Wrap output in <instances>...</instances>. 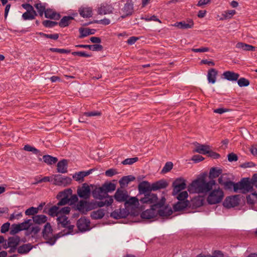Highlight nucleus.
Listing matches in <instances>:
<instances>
[{
  "label": "nucleus",
  "instance_id": "nucleus-1",
  "mask_svg": "<svg viewBox=\"0 0 257 257\" xmlns=\"http://www.w3.org/2000/svg\"><path fill=\"white\" fill-rule=\"evenodd\" d=\"M168 186L167 182L161 179L152 184L148 181H143L138 185V190L140 195H145L152 192V191H157L162 189H165Z\"/></svg>",
  "mask_w": 257,
  "mask_h": 257
},
{
  "label": "nucleus",
  "instance_id": "nucleus-2",
  "mask_svg": "<svg viewBox=\"0 0 257 257\" xmlns=\"http://www.w3.org/2000/svg\"><path fill=\"white\" fill-rule=\"evenodd\" d=\"M215 185V181L214 180L207 182L204 178H199L192 182L188 190L198 193H207L210 191Z\"/></svg>",
  "mask_w": 257,
  "mask_h": 257
},
{
  "label": "nucleus",
  "instance_id": "nucleus-3",
  "mask_svg": "<svg viewBox=\"0 0 257 257\" xmlns=\"http://www.w3.org/2000/svg\"><path fill=\"white\" fill-rule=\"evenodd\" d=\"M140 201L142 204H148L151 206L156 208H162L166 202V198L164 196L159 200L157 194L152 192L144 195V197L140 198Z\"/></svg>",
  "mask_w": 257,
  "mask_h": 257
},
{
  "label": "nucleus",
  "instance_id": "nucleus-4",
  "mask_svg": "<svg viewBox=\"0 0 257 257\" xmlns=\"http://www.w3.org/2000/svg\"><path fill=\"white\" fill-rule=\"evenodd\" d=\"M42 234L43 238L46 240V243L51 245H54L57 239L64 235L62 232L53 234V229L49 222H46L45 224Z\"/></svg>",
  "mask_w": 257,
  "mask_h": 257
},
{
  "label": "nucleus",
  "instance_id": "nucleus-5",
  "mask_svg": "<svg viewBox=\"0 0 257 257\" xmlns=\"http://www.w3.org/2000/svg\"><path fill=\"white\" fill-rule=\"evenodd\" d=\"M33 222L31 219L25 220L24 222L19 223L21 230H26L25 235L34 237L40 231L41 228L38 225H34L31 227Z\"/></svg>",
  "mask_w": 257,
  "mask_h": 257
},
{
  "label": "nucleus",
  "instance_id": "nucleus-6",
  "mask_svg": "<svg viewBox=\"0 0 257 257\" xmlns=\"http://www.w3.org/2000/svg\"><path fill=\"white\" fill-rule=\"evenodd\" d=\"M234 186V192H237L238 191L240 193L245 194L251 191L253 185L252 181L250 182L248 178H244L240 181L236 183Z\"/></svg>",
  "mask_w": 257,
  "mask_h": 257
},
{
  "label": "nucleus",
  "instance_id": "nucleus-7",
  "mask_svg": "<svg viewBox=\"0 0 257 257\" xmlns=\"http://www.w3.org/2000/svg\"><path fill=\"white\" fill-rule=\"evenodd\" d=\"M224 196L222 190L219 188L215 189L211 191L207 199L209 204H215L220 202Z\"/></svg>",
  "mask_w": 257,
  "mask_h": 257
},
{
  "label": "nucleus",
  "instance_id": "nucleus-8",
  "mask_svg": "<svg viewBox=\"0 0 257 257\" xmlns=\"http://www.w3.org/2000/svg\"><path fill=\"white\" fill-rule=\"evenodd\" d=\"M66 214H61L58 216L57 221L59 226L68 229L66 234H69L73 232L74 225L70 224V221L68 219V218L65 215Z\"/></svg>",
  "mask_w": 257,
  "mask_h": 257
},
{
  "label": "nucleus",
  "instance_id": "nucleus-9",
  "mask_svg": "<svg viewBox=\"0 0 257 257\" xmlns=\"http://www.w3.org/2000/svg\"><path fill=\"white\" fill-rule=\"evenodd\" d=\"M93 201L80 200L78 202L76 207L77 210L81 213L86 214L87 212L95 209Z\"/></svg>",
  "mask_w": 257,
  "mask_h": 257
},
{
  "label": "nucleus",
  "instance_id": "nucleus-10",
  "mask_svg": "<svg viewBox=\"0 0 257 257\" xmlns=\"http://www.w3.org/2000/svg\"><path fill=\"white\" fill-rule=\"evenodd\" d=\"M71 208L69 207L60 208L57 204L52 206L48 210V214L52 217L59 216L61 214H69Z\"/></svg>",
  "mask_w": 257,
  "mask_h": 257
},
{
  "label": "nucleus",
  "instance_id": "nucleus-11",
  "mask_svg": "<svg viewBox=\"0 0 257 257\" xmlns=\"http://www.w3.org/2000/svg\"><path fill=\"white\" fill-rule=\"evenodd\" d=\"M186 180L183 178H177L173 183L172 186L173 191L172 195L176 196L181 191L184 190L186 187Z\"/></svg>",
  "mask_w": 257,
  "mask_h": 257
},
{
  "label": "nucleus",
  "instance_id": "nucleus-12",
  "mask_svg": "<svg viewBox=\"0 0 257 257\" xmlns=\"http://www.w3.org/2000/svg\"><path fill=\"white\" fill-rule=\"evenodd\" d=\"M72 179L69 177H64L61 175L54 176L53 184L63 187H65L71 184Z\"/></svg>",
  "mask_w": 257,
  "mask_h": 257
},
{
  "label": "nucleus",
  "instance_id": "nucleus-13",
  "mask_svg": "<svg viewBox=\"0 0 257 257\" xmlns=\"http://www.w3.org/2000/svg\"><path fill=\"white\" fill-rule=\"evenodd\" d=\"M78 195L81 198L84 199H88L91 194V189L89 186L84 183L81 187H79L77 190Z\"/></svg>",
  "mask_w": 257,
  "mask_h": 257
},
{
  "label": "nucleus",
  "instance_id": "nucleus-14",
  "mask_svg": "<svg viewBox=\"0 0 257 257\" xmlns=\"http://www.w3.org/2000/svg\"><path fill=\"white\" fill-rule=\"evenodd\" d=\"M92 195L93 198L96 199L102 200L103 198H107L108 194L106 193L102 185L99 187H95L92 191Z\"/></svg>",
  "mask_w": 257,
  "mask_h": 257
},
{
  "label": "nucleus",
  "instance_id": "nucleus-15",
  "mask_svg": "<svg viewBox=\"0 0 257 257\" xmlns=\"http://www.w3.org/2000/svg\"><path fill=\"white\" fill-rule=\"evenodd\" d=\"M121 11L123 13L121 16L122 18L132 15L134 12V4L132 2L127 1Z\"/></svg>",
  "mask_w": 257,
  "mask_h": 257
},
{
  "label": "nucleus",
  "instance_id": "nucleus-16",
  "mask_svg": "<svg viewBox=\"0 0 257 257\" xmlns=\"http://www.w3.org/2000/svg\"><path fill=\"white\" fill-rule=\"evenodd\" d=\"M157 208H156L155 207L151 206L150 209L146 210L141 213V217L143 219H146L154 218L157 215V211L156 210Z\"/></svg>",
  "mask_w": 257,
  "mask_h": 257
},
{
  "label": "nucleus",
  "instance_id": "nucleus-17",
  "mask_svg": "<svg viewBox=\"0 0 257 257\" xmlns=\"http://www.w3.org/2000/svg\"><path fill=\"white\" fill-rule=\"evenodd\" d=\"M90 221L85 218H80L77 222V227L81 232L89 230Z\"/></svg>",
  "mask_w": 257,
  "mask_h": 257
},
{
  "label": "nucleus",
  "instance_id": "nucleus-18",
  "mask_svg": "<svg viewBox=\"0 0 257 257\" xmlns=\"http://www.w3.org/2000/svg\"><path fill=\"white\" fill-rule=\"evenodd\" d=\"M128 197L127 192L120 189H118L114 195V199L119 202H125Z\"/></svg>",
  "mask_w": 257,
  "mask_h": 257
},
{
  "label": "nucleus",
  "instance_id": "nucleus-19",
  "mask_svg": "<svg viewBox=\"0 0 257 257\" xmlns=\"http://www.w3.org/2000/svg\"><path fill=\"white\" fill-rule=\"evenodd\" d=\"M128 214V211L125 209L119 208L118 209H115L114 211L112 212L111 213L110 216L115 219H120L126 217Z\"/></svg>",
  "mask_w": 257,
  "mask_h": 257
},
{
  "label": "nucleus",
  "instance_id": "nucleus-20",
  "mask_svg": "<svg viewBox=\"0 0 257 257\" xmlns=\"http://www.w3.org/2000/svg\"><path fill=\"white\" fill-rule=\"evenodd\" d=\"M173 26L181 29H191L194 26V22L192 19H189L187 20L186 22L185 21L176 22Z\"/></svg>",
  "mask_w": 257,
  "mask_h": 257
},
{
  "label": "nucleus",
  "instance_id": "nucleus-21",
  "mask_svg": "<svg viewBox=\"0 0 257 257\" xmlns=\"http://www.w3.org/2000/svg\"><path fill=\"white\" fill-rule=\"evenodd\" d=\"M104 199V201H93V202L95 204L94 209H96L98 207H103L104 206H109L111 205L113 202V199L112 196H108L107 198Z\"/></svg>",
  "mask_w": 257,
  "mask_h": 257
},
{
  "label": "nucleus",
  "instance_id": "nucleus-22",
  "mask_svg": "<svg viewBox=\"0 0 257 257\" xmlns=\"http://www.w3.org/2000/svg\"><path fill=\"white\" fill-rule=\"evenodd\" d=\"M113 8L112 6L107 4H103L98 9L97 13L99 15H107L112 13Z\"/></svg>",
  "mask_w": 257,
  "mask_h": 257
},
{
  "label": "nucleus",
  "instance_id": "nucleus-23",
  "mask_svg": "<svg viewBox=\"0 0 257 257\" xmlns=\"http://www.w3.org/2000/svg\"><path fill=\"white\" fill-rule=\"evenodd\" d=\"M223 78L230 81H236L239 77V74L233 71H226L222 74Z\"/></svg>",
  "mask_w": 257,
  "mask_h": 257
},
{
  "label": "nucleus",
  "instance_id": "nucleus-24",
  "mask_svg": "<svg viewBox=\"0 0 257 257\" xmlns=\"http://www.w3.org/2000/svg\"><path fill=\"white\" fill-rule=\"evenodd\" d=\"M78 12L84 18H90L92 16V9L91 7H81L78 10Z\"/></svg>",
  "mask_w": 257,
  "mask_h": 257
},
{
  "label": "nucleus",
  "instance_id": "nucleus-25",
  "mask_svg": "<svg viewBox=\"0 0 257 257\" xmlns=\"http://www.w3.org/2000/svg\"><path fill=\"white\" fill-rule=\"evenodd\" d=\"M163 208H159L157 211V214H159V216L162 217H168L170 216L173 213V211L172 208L169 207L168 205L165 206Z\"/></svg>",
  "mask_w": 257,
  "mask_h": 257
},
{
  "label": "nucleus",
  "instance_id": "nucleus-26",
  "mask_svg": "<svg viewBox=\"0 0 257 257\" xmlns=\"http://www.w3.org/2000/svg\"><path fill=\"white\" fill-rule=\"evenodd\" d=\"M32 222H33L35 225H38L46 223L47 221V217L43 214L36 215L33 217Z\"/></svg>",
  "mask_w": 257,
  "mask_h": 257
},
{
  "label": "nucleus",
  "instance_id": "nucleus-27",
  "mask_svg": "<svg viewBox=\"0 0 257 257\" xmlns=\"http://www.w3.org/2000/svg\"><path fill=\"white\" fill-rule=\"evenodd\" d=\"M77 48H88L93 51H100L103 49V47L100 44L83 45L79 44L75 46Z\"/></svg>",
  "mask_w": 257,
  "mask_h": 257
},
{
  "label": "nucleus",
  "instance_id": "nucleus-28",
  "mask_svg": "<svg viewBox=\"0 0 257 257\" xmlns=\"http://www.w3.org/2000/svg\"><path fill=\"white\" fill-rule=\"evenodd\" d=\"M67 161L65 159H63L59 161L57 165V170L58 173H66L67 172Z\"/></svg>",
  "mask_w": 257,
  "mask_h": 257
},
{
  "label": "nucleus",
  "instance_id": "nucleus-29",
  "mask_svg": "<svg viewBox=\"0 0 257 257\" xmlns=\"http://www.w3.org/2000/svg\"><path fill=\"white\" fill-rule=\"evenodd\" d=\"M218 74V71L214 68H211L208 70L207 73V80L209 83L214 84L216 80V76Z\"/></svg>",
  "mask_w": 257,
  "mask_h": 257
},
{
  "label": "nucleus",
  "instance_id": "nucleus-30",
  "mask_svg": "<svg viewBox=\"0 0 257 257\" xmlns=\"http://www.w3.org/2000/svg\"><path fill=\"white\" fill-rule=\"evenodd\" d=\"M33 246L30 243L24 244L17 248V251L21 254L28 253L32 248Z\"/></svg>",
  "mask_w": 257,
  "mask_h": 257
},
{
  "label": "nucleus",
  "instance_id": "nucleus-31",
  "mask_svg": "<svg viewBox=\"0 0 257 257\" xmlns=\"http://www.w3.org/2000/svg\"><path fill=\"white\" fill-rule=\"evenodd\" d=\"M45 17L46 18L58 20L60 19L61 16L51 9H47L44 13Z\"/></svg>",
  "mask_w": 257,
  "mask_h": 257
},
{
  "label": "nucleus",
  "instance_id": "nucleus-32",
  "mask_svg": "<svg viewBox=\"0 0 257 257\" xmlns=\"http://www.w3.org/2000/svg\"><path fill=\"white\" fill-rule=\"evenodd\" d=\"M105 214V210L104 209H99L92 211L90 214V217L92 219H100L104 216Z\"/></svg>",
  "mask_w": 257,
  "mask_h": 257
},
{
  "label": "nucleus",
  "instance_id": "nucleus-33",
  "mask_svg": "<svg viewBox=\"0 0 257 257\" xmlns=\"http://www.w3.org/2000/svg\"><path fill=\"white\" fill-rule=\"evenodd\" d=\"M96 30L95 29H91L89 28H80L79 29L80 35L79 38L81 39L90 35H93L95 33Z\"/></svg>",
  "mask_w": 257,
  "mask_h": 257
},
{
  "label": "nucleus",
  "instance_id": "nucleus-34",
  "mask_svg": "<svg viewBox=\"0 0 257 257\" xmlns=\"http://www.w3.org/2000/svg\"><path fill=\"white\" fill-rule=\"evenodd\" d=\"M210 147L209 146L204 145H200L197 143L194 152L202 154L203 155L207 154L209 153Z\"/></svg>",
  "mask_w": 257,
  "mask_h": 257
},
{
  "label": "nucleus",
  "instance_id": "nucleus-35",
  "mask_svg": "<svg viewBox=\"0 0 257 257\" xmlns=\"http://www.w3.org/2000/svg\"><path fill=\"white\" fill-rule=\"evenodd\" d=\"M236 48L243 51H254L255 47L242 42H238L236 44Z\"/></svg>",
  "mask_w": 257,
  "mask_h": 257
},
{
  "label": "nucleus",
  "instance_id": "nucleus-36",
  "mask_svg": "<svg viewBox=\"0 0 257 257\" xmlns=\"http://www.w3.org/2000/svg\"><path fill=\"white\" fill-rule=\"evenodd\" d=\"M93 169H90L86 171H81L76 173L73 177L75 179L76 181H83L84 177L90 175Z\"/></svg>",
  "mask_w": 257,
  "mask_h": 257
},
{
  "label": "nucleus",
  "instance_id": "nucleus-37",
  "mask_svg": "<svg viewBox=\"0 0 257 257\" xmlns=\"http://www.w3.org/2000/svg\"><path fill=\"white\" fill-rule=\"evenodd\" d=\"M20 242V237L18 235L9 237L8 239V246L17 247Z\"/></svg>",
  "mask_w": 257,
  "mask_h": 257
},
{
  "label": "nucleus",
  "instance_id": "nucleus-38",
  "mask_svg": "<svg viewBox=\"0 0 257 257\" xmlns=\"http://www.w3.org/2000/svg\"><path fill=\"white\" fill-rule=\"evenodd\" d=\"M222 173V170L217 167L211 168L210 170L209 177L212 180L216 178L221 175Z\"/></svg>",
  "mask_w": 257,
  "mask_h": 257
},
{
  "label": "nucleus",
  "instance_id": "nucleus-39",
  "mask_svg": "<svg viewBox=\"0 0 257 257\" xmlns=\"http://www.w3.org/2000/svg\"><path fill=\"white\" fill-rule=\"evenodd\" d=\"M136 178L132 175L123 176L119 181V183L121 187H123L127 185L130 182L133 181Z\"/></svg>",
  "mask_w": 257,
  "mask_h": 257
},
{
  "label": "nucleus",
  "instance_id": "nucleus-40",
  "mask_svg": "<svg viewBox=\"0 0 257 257\" xmlns=\"http://www.w3.org/2000/svg\"><path fill=\"white\" fill-rule=\"evenodd\" d=\"M189 201H179L176 204L174 205L173 208L175 211H179L183 210L186 208L189 205Z\"/></svg>",
  "mask_w": 257,
  "mask_h": 257
},
{
  "label": "nucleus",
  "instance_id": "nucleus-41",
  "mask_svg": "<svg viewBox=\"0 0 257 257\" xmlns=\"http://www.w3.org/2000/svg\"><path fill=\"white\" fill-rule=\"evenodd\" d=\"M238 202L235 197L226 198L224 202V205L227 208H231L236 206Z\"/></svg>",
  "mask_w": 257,
  "mask_h": 257
},
{
  "label": "nucleus",
  "instance_id": "nucleus-42",
  "mask_svg": "<svg viewBox=\"0 0 257 257\" xmlns=\"http://www.w3.org/2000/svg\"><path fill=\"white\" fill-rule=\"evenodd\" d=\"M139 204L138 199L136 197H132L130 198H127L126 199L124 202V205L126 207H128L130 206H138Z\"/></svg>",
  "mask_w": 257,
  "mask_h": 257
},
{
  "label": "nucleus",
  "instance_id": "nucleus-43",
  "mask_svg": "<svg viewBox=\"0 0 257 257\" xmlns=\"http://www.w3.org/2000/svg\"><path fill=\"white\" fill-rule=\"evenodd\" d=\"M73 19L74 18L72 16H64L61 19L58 24L60 27L64 28L68 26L70 24V21Z\"/></svg>",
  "mask_w": 257,
  "mask_h": 257
},
{
  "label": "nucleus",
  "instance_id": "nucleus-44",
  "mask_svg": "<svg viewBox=\"0 0 257 257\" xmlns=\"http://www.w3.org/2000/svg\"><path fill=\"white\" fill-rule=\"evenodd\" d=\"M47 5L46 3H39L35 5L34 6L37 10L38 12L40 17H42L43 16V14L46 11L47 9H46V7Z\"/></svg>",
  "mask_w": 257,
  "mask_h": 257
},
{
  "label": "nucleus",
  "instance_id": "nucleus-45",
  "mask_svg": "<svg viewBox=\"0 0 257 257\" xmlns=\"http://www.w3.org/2000/svg\"><path fill=\"white\" fill-rule=\"evenodd\" d=\"M43 161L48 165L55 164L58 161V159L56 157H54L49 155L43 156Z\"/></svg>",
  "mask_w": 257,
  "mask_h": 257
},
{
  "label": "nucleus",
  "instance_id": "nucleus-46",
  "mask_svg": "<svg viewBox=\"0 0 257 257\" xmlns=\"http://www.w3.org/2000/svg\"><path fill=\"white\" fill-rule=\"evenodd\" d=\"M37 13L35 12V14L31 12H26L22 15V18L24 20H32L35 19Z\"/></svg>",
  "mask_w": 257,
  "mask_h": 257
},
{
  "label": "nucleus",
  "instance_id": "nucleus-47",
  "mask_svg": "<svg viewBox=\"0 0 257 257\" xmlns=\"http://www.w3.org/2000/svg\"><path fill=\"white\" fill-rule=\"evenodd\" d=\"M102 186L107 194H108V192L114 191L116 188L115 184L111 182L104 183L102 185Z\"/></svg>",
  "mask_w": 257,
  "mask_h": 257
},
{
  "label": "nucleus",
  "instance_id": "nucleus-48",
  "mask_svg": "<svg viewBox=\"0 0 257 257\" xmlns=\"http://www.w3.org/2000/svg\"><path fill=\"white\" fill-rule=\"evenodd\" d=\"M72 194V190L70 188L66 189L63 191L59 192L57 195V198L59 199L61 197H65L66 196L67 198H69Z\"/></svg>",
  "mask_w": 257,
  "mask_h": 257
},
{
  "label": "nucleus",
  "instance_id": "nucleus-49",
  "mask_svg": "<svg viewBox=\"0 0 257 257\" xmlns=\"http://www.w3.org/2000/svg\"><path fill=\"white\" fill-rule=\"evenodd\" d=\"M24 150L27 151V152H31L34 154L35 155H40V151L38 150L37 149L35 148L34 147H32L29 145H26L23 148Z\"/></svg>",
  "mask_w": 257,
  "mask_h": 257
},
{
  "label": "nucleus",
  "instance_id": "nucleus-50",
  "mask_svg": "<svg viewBox=\"0 0 257 257\" xmlns=\"http://www.w3.org/2000/svg\"><path fill=\"white\" fill-rule=\"evenodd\" d=\"M21 229L19 225V224H13L12 225L10 231V234L11 235H15L17 233H18L19 231H21Z\"/></svg>",
  "mask_w": 257,
  "mask_h": 257
},
{
  "label": "nucleus",
  "instance_id": "nucleus-51",
  "mask_svg": "<svg viewBox=\"0 0 257 257\" xmlns=\"http://www.w3.org/2000/svg\"><path fill=\"white\" fill-rule=\"evenodd\" d=\"M177 198L179 201H187L186 199L188 197V193L187 191H184L182 192H180L179 194H177Z\"/></svg>",
  "mask_w": 257,
  "mask_h": 257
},
{
  "label": "nucleus",
  "instance_id": "nucleus-52",
  "mask_svg": "<svg viewBox=\"0 0 257 257\" xmlns=\"http://www.w3.org/2000/svg\"><path fill=\"white\" fill-rule=\"evenodd\" d=\"M237 84L241 87H245L249 85V81L244 77H241L238 79Z\"/></svg>",
  "mask_w": 257,
  "mask_h": 257
},
{
  "label": "nucleus",
  "instance_id": "nucleus-53",
  "mask_svg": "<svg viewBox=\"0 0 257 257\" xmlns=\"http://www.w3.org/2000/svg\"><path fill=\"white\" fill-rule=\"evenodd\" d=\"M43 25L46 28H53L58 24V22L50 20H45L43 22Z\"/></svg>",
  "mask_w": 257,
  "mask_h": 257
},
{
  "label": "nucleus",
  "instance_id": "nucleus-54",
  "mask_svg": "<svg viewBox=\"0 0 257 257\" xmlns=\"http://www.w3.org/2000/svg\"><path fill=\"white\" fill-rule=\"evenodd\" d=\"M235 183L231 181L230 180L227 182H226L222 186L225 190H231L232 188L233 189V191H234V186H235Z\"/></svg>",
  "mask_w": 257,
  "mask_h": 257
},
{
  "label": "nucleus",
  "instance_id": "nucleus-55",
  "mask_svg": "<svg viewBox=\"0 0 257 257\" xmlns=\"http://www.w3.org/2000/svg\"><path fill=\"white\" fill-rule=\"evenodd\" d=\"M49 50L53 52H57L60 54H68L70 53L71 51L70 50L68 49H60V48H50L49 49Z\"/></svg>",
  "mask_w": 257,
  "mask_h": 257
},
{
  "label": "nucleus",
  "instance_id": "nucleus-56",
  "mask_svg": "<svg viewBox=\"0 0 257 257\" xmlns=\"http://www.w3.org/2000/svg\"><path fill=\"white\" fill-rule=\"evenodd\" d=\"M39 208L31 207L27 209L25 211L26 215H34L38 212Z\"/></svg>",
  "mask_w": 257,
  "mask_h": 257
},
{
  "label": "nucleus",
  "instance_id": "nucleus-57",
  "mask_svg": "<svg viewBox=\"0 0 257 257\" xmlns=\"http://www.w3.org/2000/svg\"><path fill=\"white\" fill-rule=\"evenodd\" d=\"M229 180V178L228 177L227 175L226 174H221L220 177L218 179V183L221 185H223V184Z\"/></svg>",
  "mask_w": 257,
  "mask_h": 257
},
{
  "label": "nucleus",
  "instance_id": "nucleus-58",
  "mask_svg": "<svg viewBox=\"0 0 257 257\" xmlns=\"http://www.w3.org/2000/svg\"><path fill=\"white\" fill-rule=\"evenodd\" d=\"M138 160L139 159L138 157L127 158L122 162V164L123 165H132Z\"/></svg>",
  "mask_w": 257,
  "mask_h": 257
},
{
  "label": "nucleus",
  "instance_id": "nucleus-59",
  "mask_svg": "<svg viewBox=\"0 0 257 257\" xmlns=\"http://www.w3.org/2000/svg\"><path fill=\"white\" fill-rule=\"evenodd\" d=\"M72 54L73 56H78L80 57H91V55L86 53L85 52L83 51H77V52H73L72 53Z\"/></svg>",
  "mask_w": 257,
  "mask_h": 257
},
{
  "label": "nucleus",
  "instance_id": "nucleus-60",
  "mask_svg": "<svg viewBox=\"0 0 257 257\" xmlns=\"http://www.w3.org/2000/svg\"><path fill=\"white\" fill-rule=\"evenodd\" d=\"M59 199H60V200L57 204L58 206L65 205L69 203V199L67 198V196L65 197H61Z\"/></svg>",
  "mask_w": 257,
  "mask_h": 257
},
{
  "label": "nucleus",
  "instance_id": "nucleus-61",
  "mask_svg": "<svg viewBox=\"0 0 257 257\" xmlns=\"http://www.w3.org/2000/svg\"><path fill=\"white\" fill-rule=\"evenodd\" d=\"M101 112L99 111H98L85 112L83 113V115H85V116H87V117L100 116V115H101Z\"/></svg>",
  "mask_w": 257,
  "mask_h": 257
},
{
  "label": "nucleus",
  "instance_id": "nucleus-62",
  "mask_svg": "<svg viewBox=\"0 0 257 257\" xmlns=\"http://www.w3.org/2000/svg\"><path fill=\"white\" fill-rule=\"evenodd\" d=\"M173 163L171 162H167L165 166L163 167L162 171L164 173H166L170 171L173 168Z\"/></svg>",
  "mask_w": 257,
  "mask_h": 257
},
{
  "label": "nucleus",
  "instance_id": "nucleus-63",
  "mask_svg": "<svg viewBox=\"0 0 257 257\" xmlns=\"http://www.w3.org/2000/svg\"><path fill=\"white\" fill-rule=\"evenodd\" d=\"M22 7L24 9L26 10V11H27L26 12H31L33 13H34V14H35V12L36 11L34 10V8L33 7V6H31L30 4H22Z\"/></svg>",
  "mask_w": 257,
  "mask_h": 257
},
{
  "label": "nucleus",
  "instance_id": "nucleus-64",
  "mask_svg": "<svg viewBox=\"0 0 257 257\" xmlns=\"http://www.w3.org/2000/svg\"><path fill=\"white\" fill-rule=\"evenodd\" d=\"M10 223L9 222L5 223L2 225L1 228V232L3 233H5L7 232L10 228Z\"/></svg>",
  "mask_w": 257,
  "mask_h": 257
}]
</instances>
